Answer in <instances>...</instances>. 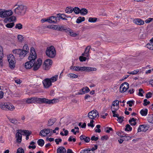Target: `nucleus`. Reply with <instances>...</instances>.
<instances>
[{
	"instance_id": "nucleus-42",
	"label": "nucleus",
	"mask_w": 153,
	"mask_h": 153,
	"mask_svg": "<svg viewBox=\"0 0 153 153\" xmlns=\"http://www.w3.org/2000/svg\"><path fill=\"white\" fill-rule=\"evenodd\" d=\"M37 143L39 146H42L45 143V141L43 140L40 139L37 141Z\"/></svg>"
},
{
	"instance_id": "nucleus-47",
	"label": "nucleus",
	"mask_w": 153,
	"mask_h": 153,
	"mask_svg": "<svg viewBox=\"0 0 153 153\" xmlns=\"http://www.w3.org/2000/svg\"><path fill=\"white\" fill-rule=\"evenodd\" d=\"M69 35L73 37H76L78 35V34H77L76 33L70 30L69 31Z\"/></svg>"
},
{
	"instance_id": "nucleus-41",
	"label": "nucleus",
	"mask_w": 153,
	"mask_h": 153,
	"mask_svg": "<svg viewBox=\"0 0 153 153\" xmlns=\"http://www.w3.org/2000/svg\"><path fill=\"white\" fill-rule=\"evenodd\" d=\"M80 9L77 7H76L73 8V12L74 11V13L76 14H79L80 12Z\"/></svg>"
},
{
	"instance_id": "nucleus-62",
	"label": "nucleus",
	"mask_w": 153,
	"mask_h": 153,
	"mask_svg": "<svg viewBox=\"0 0 153 153\" xmlns=\"http://www.w3.org/2000/svg\"><path fill=\"white\" fill-rule=\"evenodd\" d=\"M10 121L12 123L16 124L17 123V121L16 120L13 119H9Z\"/></svg>"
},
{
	"instance_id": "nucleus-18",
	"label": "nucleus",
	"mask_w": 153,
	"mask_h": 153,
	"mask_svg": "<svg viewBox=\"0 0 153 153\" xmlns=\"http://www.w3.org/2000/svg\"><path fill=\"white\" fill-rule=\"evenodd\" d=\"M149 127L147 125H140L137 130L138 132L141 131L146 132L148 130Z\"/></svg>"
},
{
	"instance_id": "nucleus-60",
	"label": "nucleus",
	"mask_w": 153,
	"mask_h": 153,
	"mask_svg": "<svg viewBox=\"0 0 153 153\" xmlns=\"http://www.w3.org/2000/svg\"><path fill=\"white\" fill-rule=\"evenodd\" d=\"M68 140L70 142L73 141L74 142H75L76 141V139L75 138H74L72 136H71L69 138Z\"/></svg>"
},
{
	"instance_id": "nucleus-51",
	"label": "nucleus",
	"mask_w": 153,
	"mask_h": 153,
	"mask_svg": "<svg viewBox=\"0 0 153 153\" xmlns=\"http://www.w3.org/2000/svg\"><path fill=\"white\" fill-rule=\"evenodd\" d=\"M132 127L129 124H127L125 128V131H131L132 130Z\"/></svg>"
},
{
	"instance_id": "nucleus-61",
	"label": "nucleus",
	"mask_w": 153,
	"mask_h": 153,
	"mask_svg": "<svg viewBox=\"0 0 153 153\" xmlns=\"http://www.w3.org/2000/svg\"><path fill=\"white\" fill-rule=\"evenodd\" d=\"M126 134L124 132L122 131H120L118 133V135L119 136L123 137Z\"/></svg>"
},
{
	"instance_id": "nucleus-11",
	"label": "nucleus",
	"mask_w": 153,
	"mask_h": 153,
	"mask_svg": "<svg viewBox=\"0 0 153 153\" xmlns=\"http://www.w3.org/2000/svg\"><path fill=\"white\" fill-rule=\"evenodd\" d=\"M42 63V60L40 59H38L36 61H34L33 62L34 64V66H33V70L36 71L38 70L40 67Z\"/></svg>"
},
{
	"instance_id": "nucleus-8",
	"label": "nucleus",
	"mask_w": 153,
	"mask_h": 153,
	"mask_svg": "<svg viewBox=\"0 0 153 153\" xmlns=\"http://www.w3.org/2000/svg\"><path fill=\"white\" fill-rule=\"evenodd\" d=\"M30 54L28 57L29 60L33 62L35 61L37 58V55L34 48L32 47L30 49Z\"/></svg>"
},
{
	"instance_id": "nucleus-46",
	"label": "nucleus",
	"mask_w": 153,
	"mask_h": 153,
	"mask_svg": "<svg viewBox=\"0 0 153 153\" xmlns=\"http://www.w3.org/2000/svg\"><path fill=\"white\" fill-rule=\"evenodd\" d=\"M22 50L26 52V53H28L29 48L28 45H25L23 47V48Z\"/></svg>"
},
{
	"instance_id": "nucleus-23",
	"label": "nucleus",
	"mask_w": 153,
	"mask_h": 153,
	"mask_svg": "<svg viewBox=\"0 0 153 153\" xmlns=\"http://www.w3.org/2000/svg\"><path fill=\"white\" fill-rule=\"evenodd\" d=\"M48 22L55 23L57 22V17L55 16H51L48 18Z\"/></svg>"
},
{
	"instance_id": "nucleus-58",
	"label": "nucleus",
	"mask_w": 153,
	"mask_h": 153,
	"mask_svg": "<svg viewBox=\"0 0 153 153\" xmlns=\"http://www.w3.org/2000/svg\"><path fill=\"white\" fill-rule=\"evenodd\" d=\"M94 121L93 120H91L89 123H88V126H91V127L93 128L94 126V125L93 124V123Z\"/></svg>"
},
{
	"instance_id": "nucleus-19",
	"label": "nucleus",
	"mask_w": 153,
	"mask_h": 153,
	"mask_svg": "<svg viewBox=\"0 0 153 153\" xmlns=\"http://www.w3.org/2000/svg\"><path fill=\"white\" fill-rule=\"evenodd\" d=\"M19 131V130H17L16 134V141L18 143H19L21 142L22 139V132Z\"/></svg>"
},
{
	"instance_id": "nucleus-36",
	"label": "nucleus",
	"mask_w": 153,
	"mask_h": 153,
	"mask_svg": "<svg viewBox=\"0 0 153 153\" xmlns=\"http://www.w3.org/2000/svg\"><path fill=\"white\" fill-rule=\"evenodd\" d=\"M73 8L71 7H67L65 10V12L67 13H71L73 12Z\"/></svg>"
},
{
	"instance_id": "nucleus-33",
	"label": "nucleus",
	"mask_w": 153,
	"mask_h": 153,
	"mask_svg": "<svg viewBox=\"0 0 153 153\" xmlns=\"http://www.w3.org/2000/svg\"><path fill=\"white\" fill-rule=\"evenodd\" d=\"M137 119L134 118H132L131 119L129 120V122L130 124L132 126L135 125L137 123Z\"/></svg>"
},
{
	"instance_id": "nucleus-53",
	"label": "nucleus",
	"mask_w": 153,
	"mask_h": 153,
	"mask_svg": "<svg viewBox=\"0 0 153 153\" xmlns=\"http://www.w3.org/2000/svg\"><path fill=\"white\" fill-rule=\"evenodd\" d=\"M139 72V70L137 69L131 72H128V73L132 75H136Z\"/></svg>"
},
{
	"instance_id": "nucleus-44",
	"label": "nucleus",
	"mask_w": 153,
	"mask_h": 153,
	"mask_svg": "<svg viewBox=\"0 0 153 153\" xmlns=\"http://www.w3.org/2000/svg\"><path fill=\"white\" fill-rule=\"evenodd\" d=\"M55 120L54 119H50L47 124V126H52L53 123H55Z\"/></svg>"
},
{
	"instance_id": "nucleus-35",
	"label": "nucleus",
	"mask_w": 153,
	"mask_h": 153,
	"mask_svg": "<svg viewBox=\"0 0 153 153\" xmlns=\"http://www.w3.org/2000/svg\"><path fill=\"white\" fill-rule=\"evenodd\" d=\"M57 16L58 17L60 18L63 20H67L65 18L67 17V16L66 15L64 14L58 13L57 14Z\"/></svg>"
},
{
	"instance_id": "nucleus-54",
	"label": "nucleus",
	"mask_w": 153,
	"mask_h": 153,
	"mask_svg": "<svg viewBox=\"0 0 153 153\" xmlns=\"http://www.w3.org/2000/svg\"><path fill=\"white\" fill-rule=\"evenodd\" d=\"M134 101L132 100L129 101L127 102V104L130 107H131L133 105H134Z\"/></svg>"
},
{
	"instance_id": "nucleus-22",
	"label": "nucleus",
	"mask_w": 153,
	"mask_h": 153,
	"mask_svg": "<svg viewBox=\"0 0 153 153\" xmlns=\"http://www.w3.org/2000/svg\"><path fill=\"white\" fill-rule=\"evenodd\" d=\"M133 22L136 24L139 25H142L144 24V21L141 19L136 18L133 20Z\"/></svg>"
},
{
	"instance_id": "nucleus-63",
	"label": "nucleus",
	"mask_w": 153,
	"mask_h": 153,
	"mask_svg": "<svg viewBox=\"0 0 153 153\" xmlns=\"http://www.w3.org/2000/svg\"><path fill=\"white\" fill-rule=\"evenodd\" d=\"M79 59L81 62L85 61L86 60V58L82 56H80L79 57Z\"/></svg>"
},
{
	"instance_id": "nucleus-28",
	"label": "nucleus",
	"mask_w": 153,
	"mask_h": 153,
	"mask_svg": "<svg viewBox=\"0 0 153 153\" xmlns=\"http://www.w3.org/2000/svg\"><path fill=\"white\" fill-rule=\"evenodd\" d=\"M16 19V17L14 16H12L8 18L5 19L4 20V22H7V21H9L10 22H13L15 21Z\"/></svg>"
},
{
	"instance_id": "nucleus-6",
	"label": "nucleus",
	"mask_w": 153,
	"mask_h": 153,
	"mask_svg": "<svg viewBox=\"0 0 153 153\" xmlns=\"http://www.w3.org/2000/svg\"><path fill=\"white\" fill-rule=\"evenodd\" d=\"M52 129L49 128H45L40 131L39 135L44 137L50 136L52 134Z\"/></svg>"
},
{
	"instance_id": "nucleus-16",
	"label": "nucleus",
	"mask_w": 153,
	"mask_h": 153,
	"mask_svg": "<svg viewBox=\"0 0 153 153\" xmlns=\"http://www.w3.org/2000/svg\"><path fill=\"white\" fill-rule=\"evenodd\" d=\"M89 88L87 86H85L79 90V92L76 93V95H81L88 92L90 91Z\"/></svg>"
},
{
	"instance_id": "nucleus-21",
	"label": "nucleus",
	"mask_w": 153,
	"mask_h": 153,
	"mask_svg": "<svg viewBox=\"0 0 153 153\" xmlns=\"http://www.w3.org/2000/svg\"><path fill=\"white\" fill-rule=\"evenodd\" d=\"M33 62L30 60L26 62L24 65L25 68L26 69H30L33 67L34 66Z\"/></svg>"
},
{
	"instance_id": "nucleus-20",
	"label": "nucleus",
	"mask_w": 153,
	"mask_h": 153,
	"mask_svg": "<svg viewBox=\"0 0 153 153\" xmlns=\"http://www.w3.org/2000/svg\"><path fill=\"white\" fill-rule=\"evenodd\" d=\"M119 108L118 106H111V110L113 114V116L114 117H118V114L117 112Z\"/></svg>"
},
{
	"instance_id": "nucleus-24",
	"label": "nucleus",
	"mask_w": 153,
	"mask_h": 153,
	"mask_svg": "<svg viewBox=\"0 0 153 153\" xmlns=\"http://www.w3.org/2000/svg\"><path fill=\"white\" fill-rule=\"evenodd\" d=\"M91 48V47L90 46H88L85 48V52L84 53H82V55L84 56L87 57L89 56V51Z\"/></svg>"
},
{
	"instance_id": "nucleus-12",
	"label": "nucleus",
	"mask_w": 153,
	"mask_h": 153,
	"mask_svg": "<svg viewBox=\"0 0 153 153\" xmlns=\"http://www.w3.org/2000/svg\"><path fill=\"white\" fill-rule=\"evenodd\" d=\"M59 100L56 99L52 100H48L45 98H42V103H45L48 104H53L56 102H57Z\"/></svg>"
},
{
	"instance_id": "nucleus-59",
	"label": "nucleus",
	"mask_w": 153,
	"mask_h": 153,
	"mask_svg": "<svg viewBox=\"0 0 153 153\" xmlns=\"http://www.w3.org/2000/svg\"><path fill=\"white\" fill-rule=\"evenodd\" d=\"M24 151L23 149L22 148H19L17 150L16 153H24Z\"/></svg>"
},
{
	"instance_id": "nucleus-49",
	"label": "nucleus",
	"mask_w": 153,
	"mask_h": 153,
	"mask_svg": "<svg viewBox=\"0 0 153 153\" xmlns=\"http://www.w3.org/2000/svg\"><path fill=\"white\" fill-rule=\"evenodd\" d=\"M14 25V24L13 22H11L7 24L6 25V27L8 28H12Z\"/></svg>"
},
{
	"instance_id": "nucleus-55",
	"label": "nucleus",
	"mask_w": 153,
	"mask_h": 153,
	"mask_svg": "<svg viewBox=\"0 0 153 153\" xmlns=\"http://www.w3.org/2000/svg\"><path fill=\"white\" fill-rule=\"evenodd\" d=\"M15 27L16 29L20 30L22 28V25L21 23H18L16 25Z\"/></svg>"
},
{
	"instance_id": "nucleus-39",
	"label": "nucleus",
	"mask_w": 153,
	"mask_h": 153,
	"mask_svg": "<svg viewBox=\"0 0 153 153\" xmlns=\"http://www.w3.org/2000/svg\"><path fill=\"white\" fill-rule=\"evenodd\" d=\"M85 18L83 17H79L76 19V22L79 24L81 22H82L84 21Z\"/></svg>"
},
{
	"instance_id": "nucleus-31",
	"label": "nucleus",
	"mask_w": 153,
	"mask_h": 153,
	"mask_svg": "<svg viewBox=\"0 0 153 153\" xmlns=\"http://www.w3.org/2000/svg\"><path fill=\"white\" fill-rule=\"evenodd\" d=\"M147 120L148 122L153 124V114H148Z\"/></svg>"
},
{
	"instance_id": "nucleus-14",
	"label": "nucleus",
	"mask_w": 153,
	"mask_h": 153,
	"mask_svg": "<svg viewBox=\"0 0 153 153\" xmlns=\"http://www.w3.org/2000/svg\"><path fill=\"white\" fill-rule=\"evenodd\" d=\"M129 88L128 84L126 82L123 83L120 87V91L121 93H123L126 92Z\"/></svg>"
},
{
	"instance_id": "nucleus-13",
	"label": "nucleus",
	"mask_w": 153,
	"mask_h": 153,
	"mask_svg": "<svg viewBox=\"0 0 153 153\" xmlns=\"http://www.w3.org/2000/svg\"><path fill=\"white\" fill-rule=\"evenodd\" d=\"M52 63V61L51 59H48L45 60L43 64L45 70H48L51 68Z\"/></svg>"
},
{
	"instance_id": "nucleus-48",
	"label": "nucleus",
	"mask_w": 153,
	"mask_h": 153,
	"mask_svg": "<svg viewBox=\"0 0 153 153\" xmlns=\"http://www.w3.org/2000/svg\"><path fill=\"white\" fill-rule=\"evenodd\" d=\"M123 137V139L124 140L126 141L130 140L131 139V137L128 136V134H126L124 135Z\"/></svg>"
},
{
	"instance_id": "nucleus-27",
	"label": "nucleus",
	"mask_w": 153,
	"mask_h": 153,
	"mask_svg": "<svg viewBox=\"0 0 153 153\" xmlns=\"http://www.w3.org/2000/svg\"><path fill=\"white\" fill-rule=\"evenodd\" d=\"M22 132L23 135L25 136H29L31 133V132L28 130L20 129L19 131Z\"/></svg>"
},
{
	"instance_id": "nucleus-50",
	"label": "nucleus",
	"mask_w": 153,
	"mask_h": 153,
	"mask_svg": "<svg viewBox=\"0 0 153 153\" xmlns=\"http://www.w3.org/2000/svg\"><path fill=\"white\" fill-rule=\"evenodd\" d=\"M97 18L95 17H90L89 18L88 21L91 22H95L97 21Z\"/></svg>"
},
{
	"instance_id": "nucleus-7",
	"label": "nucleus",
	"mask_w": 153,
	"mask_h": 153,
	"mask_svg": "<svg viewBox=\"0 0 153 153\" xmlns=\"http://www.w3.org/2000/svg\"><path fill=\"white\" fill-rule=\"evenodd\" d=\"M88 116L89 119L93 120L98 118L99 113L97 110H94L88 113Z\"/></svg>"
},
{
	"instance_id": "nucleus-45",
	"label": "nucleus",
	"mask_w": 153,
	"mask_h": 153,
	"mask_svg": "<svg viewBox=\"0 0 153 153\" xmlns=\"http://www.w3.org/2000/svg\"><path fill=\"white\" fill-rule=\"evenodd\" d=\"M35 144V143L34 142L31 141L30 143V145L29 146L28 148L29 149L32 148L34 149L36 147V146L34 145Z\"/></svg>"
},
{
	"instance_id": "nucleus-1",
	"label": "nucleus",
	"mask_w": 153,
	"mask_h": 153,
	"mask_svg": "<svg viewBox=\"0 0 153 153\" xmlns=\"http://www.w3.org/2000/svg\"><path fill=\"white\" fill-rule=\"evenodd\" d=\"M13 7L15 8L13 10L14 13L19 16H24L27 10L26 6L23 4H19L18 3L13 5Z\"/></svg>"
},
{
	"instance_id": "nucleus-38",
	"label": "nucleus",
	"mask_w": 153,
	"mask_h": 153,
	"mask_svg": "<svg viewBox=\"0 0 153 153\" xmlns=\"http://www.w3.org/2000/svg\"><path fill=\"white\" fill-rule=\"evenodd\" d=\"M80 13L82 15H85L88 13V10L86 9L82 8L80 10Z\"/></svg>"
},
{
	"instance_id": "nucleus-17",
	"label": "nucleus",
	"mask_w": 153,
	"mask_h": 153,
	"mask_svg": "<svg viewBox=\"0 0 153 153\" xmlns=\"http://www.w3.org/2000/svg\"><path fill=\"white\" fill-rule=\"evenodd\" d=\"M47 27L59 31L65 30L63 26L59 25H49L47 26Z\"/></svg>"
},
{
	"instance_id": "nucleus-56",
	"label": "nucleus",
	"mask_w": 153,
	"mask_h": 153,
	"mask_svg": "<svg viewBox=\"0 0 153 153\" xmlns=\"http://www.w3.org/2000/svg\"><path fill=\"white\" fill-rule=\"evenodd\" d=\"M117 121L119 123H121L123 121V119L124 118L123 117L120 116H119V115L118 114V117H117Z\"/></svg>"
},
{
	"instance_id": "nucleus-15",
	"label": "nucleus",
	"mask_w": 153,
	"mask_h": 153,
	"mask_svg": "<svg viewBox=\"0 0 153 153\" xmlns=\"http://www.w3.org/2000/svg\"><path fill=\"white\" fill-rule=\"evenodd\" d=\"M42 83L45 88H48L52 85L51 82L48 78H46L43 80Z\"/></svg>"
},
{
	"instance_id": "nucleus-32",
	"label": "nucleus",
	"mask_w": 153,
	"mask_h": 153,
	"mask_svg": "<svg viewBox=\"0 0 153 153\" xmlns=\"http://www.w3.org/2000/svg\"><path fill=\"white\" fill-rule=\"evenodd\" d=\"M5 14V10L0 9V17L1 18H6Z\"/></svg>"
},
{
	"instance_id": "nucleus-52",
	"label": "nucleus",
	"mask_w": 153,
	"mask_h": 153,
	"mask_svg": "<svg viewBox=\"0 0 153 153\" xmlns=\"http://www.w3.org/2000/svg\"><path fill=\"white\" fill-rule=\"evenodd\" d=\"M111 106H119V101L117 100L114 101L112 103Z\"/></svg>"
},
{
	"instance_id": "nucleus-40",
	"label": "nucleus",
	"mask_w": 153,
	"mask_h": 153,
	"mask_svg": "<svg viewBox=\"0 0 153 153\" xmlns=\"http://www.w3.org/2000/svg\"><path fill=\"white\" fill-rule=\"evenodd\" d=\"M80 153H94V152L91 151L90 149H84L82 150Z\"/></svg>"
},
{
	"instance_id": "nucleus-57",
	"label": "nucleus",
	"mask_w": 153,
	"mask_h": 153,
	"mask_svg": "<svg viewBox=\"0 0 153 153\" xmlns=\"http://www.w3.org/2000/svg\"><path fill=\"white\" fill-rule=\"evenodd\" d=\"M100 126L99 125H97L96 126V128L97 129L95 130V131L96 132L100 133L101 132V130L100 129Z\"/></svg>"
},
{
	"instance_id": "nucleus-34",
	"label": "nucleus",
	"mask_w": 153,
	"mask_h": 153,
	"mask_svg": "<svg viewBox=\"0 0 153 153\" xmlns=\"http://www.w3.org/2000/svg\"><path fill=\"white\" fill-rule=\"evenodd\" d=\"M67 76L72 79L76 78L78 76L77 75L73 73H69L67 75Z\"/></svg>"
},
{
	"instance_id": "nucleus-5",
	"label": "nucleus",
	"mask_w": 153,
	"mask_h": 153,
	"mask_svg": "<svg viewBox=\"0 0 153 153\" xmlns=\"http://www.w3.org/2000/svg\"><path fill=\"white\" fill-rule=\"evenodd\" d=\"M9 65L10 68L12 69L15 66L16 60L14 56L11 54H10L7 56Z\"/></svg>"
},
{
	"instance_id": "nucleus-64",
	"label": "nucleus",
	"mask_w": 153,
	"mask_h": 153,
	"mask_svg": "<svg viewBox=\"0 0 153 153\" xmlns=\"http://www.w3.org/2000/svg\"><path fill=\"white\" fill-rule=\"evenodd\" d=\"M150 102L148 101L147 99H145L144 100L143 105L145 106L147 105L150 103Z\"/></svg>"
},
{
	"instance_id": "nucleus-10",
	"label": "nucleus",
	"mask_w": 153,
	"mask_h": 153,
	"mask_svg": "<svg viewBox=\"0 0 153 153\" xmlns=\"http://www.w3.org/2000/svg\"><path fill=\"white\" fill-rule=\"evenodd\" d=\"M7 102H0V108L4 110H10L13 111L15 109L14 106H11L10 108H8Z\"/></svg>"
},
{
	"instance_id": "nucleus-2",
	"label": "nucleus",
	"mask_w": 153,
	"mask_h": 153,
	"mask_svg": "<svg viewBox=\"0 0 153 153\" xmlns=\"http://www.w3.org/2000/svg\"><path fill=\"white\" fill-rule=\"evenodd\" d=\"M70 69L72 70L80 72H90L96 71L97 69L95 68L87 67L85 66H71Z\"/></svg>"
},
{
	"instance_id": "nucleus-43",
	"label": "nucleus",
	"mask_w": 153,
	"mask_h": 153,
	"mask_svg": "<svg viewBox=\"0 0 153 153\" xmlns=\"http://www.w3.org/2000/svg\"><path fill=\"white\" fill-rule=\"evenodd\" d=\"M146 47L150 50H153V42H150L147 44Z\"/></svg>"
},
{
	"instance_id": "nucleus-30",
	"label": "nucleus",
	"mask_w": 153,
	"mask_h": 153,
	"mask_svg": "<svg viewBox=\"0 0 153 153\" xmlns=\"http://www.w3.org/2000/svg\"><path fill=\"white\" fill-rule=\"evenodd\" d=\"M66 152L65 149L62 146L60 147L57 149V153H65Z\"/></svg>"
},
{
	"instance_id": "nucleus-3",
	"label": "nucleus",
	"mask_w": 153,
	"mask_h": 153,
	"mask_svg": "<svg viewBox=\"0 0 153 153\" xmlns=\"http://www.w3.org/2000/svg\"><path fill=\"white\" fill-rule=\"evenodd\" d=\"M46 55L51 58H53L56 55V51L55 48L53 46L48 47L46 51Z\"/></svg>"
},
{
	"instance_id": "nucleus-37",
	"label": "nucleus",
	"mask_w": 153,
	"mask_h": 153,
	"mask_svg": "<svg viewBox=\"0 0 153 153\" xmlns=\"http://www.w3.org/2000/svg\"><path fill=\"white\" fill-rule=\"evenodd\" d=\"M148 113V110L147 109H143L140 111V113L143 116H146Z\"/></svg>"
},
{
	"instance_id": "nucleus-9",
	"label": "nucleus",
	"mask_w": 153,
	"mask_h": 153,
	"mask_svg": "<svg viewBox=\"0 0 153 153\" xmlns=\"http://www.w3.org/2000/svg\"><path fill=\"white\" fill-rule=\"evenodd\" d=\"M26 102L28 103H42V98L33 97L27 99Z\"/></svg>"
},
{
	"instance_id": "nucleus-25",
	"label": "nucleus",
	"mask_w": 153,
	"mask_h": 153,
	"mask_svg": "<svg viewBox=\"0 0 153 153\" xmlns=\"http://www.w3.org/2000/svg\"><path fill=\"white\" fill-rule=\"evenodd\" d=\"M5 13L6 19H7V18L12 16L13 14V12L11 10H5Z\"/></svg>"
},
{
	"instance_id": "nucleus-26",
	"label": "nucleus",
	"mask_w": 153,
	"mask_h": 153,
	"mask_svg": "<svg viewBox=\"0 0 153 153\" xmlns=\"http://www.w3.org/2000/svg\"><path fill=\"white\" fill-rule=\"evenodd\" d=\"M80 138L81 140H83L86 143H88L90 140V138L88 137H86L85 135H81L80 137Z\"/></svg>"
},
{
	"instance_id": "nucleus-4",
	"label": "nucleus",
	"mask_w": 153,
	"mask_h": 153,
	"mask_svg": "<svg viewBox=\"0 0 153 153\" xmlns=\"http://www.w3.org/2000/svg\"><path fill=\"white\" fill-rule=\"evenodd\" d=\"M13 53L16 56H19L20 59H23L28 53L20 49H16L13 51Z\"/></svg>"
},
{
	"instance_id": "nucleus-29",
	"label": "nucleus",
	"mask_w": 153,
	"mask_h": 153,
	"mask_svg": "<svg viewBox=\"0 0 153 153\" xmlns=\"http://www.w3.org/2000/svg\"><path fill=\"white\" fill-rule=\"evenodd\" d=\"M51 83H53L55 82H56L58 79V75H55L54 76L52 77H51L50 78H48Z\"/></svg>"
}]
</instances>
